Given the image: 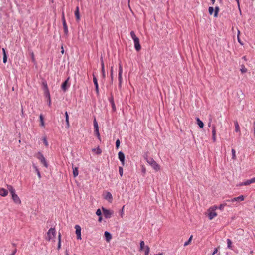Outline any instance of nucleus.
<instances>
[{
    "label": "nucleus",
    "mask_w": 255,
    "mask_h": 255,
    "mask_svg": "<svg viewBox=\"0 0 255 255\" xmlns=\"http://www.w3.org/2000/svg\"><path fill=\"white\" fill-rule=\"evenodd\" d=\"M218 208L217 206H213L210 207L206 212L209 220H211L217 216V213L216 212V209Z\"/></svg>",
    "instance_id": "obj_1"
},
{
    "label": "nucleus",
    "mask_w": 255,
    "mask_h": 255,
    "mask_svg": "<svg viewBox=\"0 0 255 255\" xmlns=\"http://www.w3.org/2000/svg\"><path fill=\"white\" fill-rule=\"evenodd\" d=\"M146 162L155 170L159 171L160 170V166L157 162L152 158H146Z\"/></svg>",
    "instance_id": "obj_2"
},
{
    "label": "nucleus",
    "mask_w": 255,
    "mask_h": 255,
    "mask_svg": "<svg viewBox=\"0 0 255 255\" xmlns=\"http://www.w3.org/2000/svg\"><path fill=\"white\" fill-rule=\"evenodd\" d=\"M35 157L39 160L40 162L45 167H48V164L46 162V160L44 157L43 155L40 152H38L36 155Z\"/></svg>",
    "instance_id": "obj_3"
},
{
    "label": "nucleus",
    "mask_w": 255,
    "mask_h": 255,
    "mask_svg": "<svg viewBox=\"0 0 255 255\" xmlns=\"http://www.w3.org/2000/svg\"><path fill=\"white\" fill-rule=\"evenodd\" d=\"M56 235V231L54 228H51L47 232V240L48 241L54 238Z\"/></svg>",
    "instance_id": "obj_4"
},
{
    "label": "nucleus",
    "mask_w": 255,
    "mask_h": 255,
    "mask_svg": "<svg viewBox=\"0 0 255 255\" xmlns=\"http://www.w3.org/2000/svg\"><path fill=\"white\" fill-rule=\"evenodd\" d=\"M122 72H123V69H122V65L120 64H119L118 79H119V87L120 88L121 87L122 83Z\"/></svg>",
    "instance_id": "obj_5"
},
{
    "label": "nucleus",
    "mask_w": 255,
    "mask_h": 255,
    "mask_svg": "<svg viewBox=\"0 0 255 255\" xmlns=\"http://www.w3.org/2000/svg\"><path fill=\"white\" fill-rule=\"evenodd\" d=\"M7 188L8 190L10 191L12 199L14 202L16 201V195L15 193V189L11 185H7Z\"/></svg>",
    "instance_id": "obj_6"
},
{
    "label": "nucleus",
    "mask_w": 255,
    "mask_h": 255,
    "mask_svg": "<svg viewBox=\"0 0 255 255\" xmlns=\"http://www.w3.org/2000/svg\"><path fill=\"white\" fill-rule=\"evenodd\" d=\"M75 229L76 230L75 233L77 236V239H81V227L78 225H76L75 226Z\"/></svg>",
    "instance_id": "obj_7"
},
{
    "label": "nucleus",
    "mask_w": 255,
    "mask_h": 255,
    "mask_svg": "<svg viewBox=\"0 0 255 255\" xmlns=\"http://www.w3.org/2000/svg\"><path fill=\"white\" fill-rule=\"evenodd\" d=\"M103 214L106 218H110L112 214V212L109 210L106 209L104 208H102Z\"/></svg>",
    "instance_id": "obj_8"
},
{
    "label": "nucleus",
    "mask_w": 255,
    "mask_h": 255,
    "mask_svg": "<svg viewBox=\"0 0 255 255\" xmlns=\"http://www.w3.org/2000/svg\"><path fill=\"white\" fill-rule=\"evenodd\" d=\"M244 199H245L244 196L243 195H241L237 197L233 198L231 199V200H227V202H235V201L240 202V201H244Z\"/></svg>",
    "instance_id": "obj_9"
},
{
    "label": "nucleus",
    "mask_w": 255,
    "mask_h": 255,
    "mask_svg": "<svg viewBox=\"0 0 255 255\" xmlns=\"http://www.w3.org/2000/svg\"><path fill=\"white\" fill-rule=\"evenodd\" d=\"M62 21L64 28V31L65 34L68 33V27L66 25V20L65 19L64 12H62Z\"/></svg>",
    "instance_id": "obj_10"
},
{
    "label": "nucleus",
    "mask_w": 255,
    "mask_h": 255,
    "mask_svg": "<svg viewBox=\"0 0 255 255\" xmlns=\"http://www.w3.org/2000/svg\"><path fill=\"white\" fill-rule=\"evenodd\" d=\"M135 49L137 51H139L141 50V47L140 44L139 39L134 40Z\"/></svg>",
    "instance_id": "obj_11"
},
{
    "label": "nucleus",
    "mask_w": 255,
    "mask_h": 255,
    "mask_svg": "<svg viewBox=\"0 0 255 255\" xmlns=\"http://www.w3.org/2000/svg\"><path fill=\"white\" fill-rule=\"evenodd\" d=\"M93 81L95 87V90H96V93L97 94H99V87H98V81H97V78H96V77L95 76L94 74H93Z\"/></svg>",
    "instance_id": "obj_12"
},
{
    "label": "nucleus",
    "mask_w": 255,
    "mask_h": 255,
    "mask_svg": "<svg viewBox=\"0 0 255 255\" xmlns=\"http://www.w3.org/2000/svg\"><path fill=\"white\" fill-rule=\"evenodd\" d=\"M104 198L105 199L107 200L109 202H110L111 203L112 202L113 197L110 192H106Z\"/></svg>",
    "instance_id": "obj_13"
},
{
    "label": "nucleus",
    "mask_w": 255,
    "mask_h": 255,
    "mask_svg": "<svg viewBox=\"0 0 255 255\" xmlns=\"http://www.w3.org/2000/svg\"><path fill=\"white\" fill-rule=\"evenodd\" d=\"M118 157H119V160L122 162V165L124 166V164H125V163H124V161H125V155H124V154L122 152L120 151L118 153Z\"/></svg>",
    "instance_id": "obj_14"
},
{
    "label": "nucleus",
    "mask_w": 255,
    "mask_h": 255,
    "mask_svg": "<svg viewBox=\"0 0 255 255\" xmlns=\"http://www.w3.org/2000/svg\"><path fill=\"white\" fill-rule=\"evenodd\" d=\"M104 235L106 238V240L107 242H109L112 239L111 234L107 231L105 232Z\"/></svg>",
    "instance_id": "obj_15"
},
{
    "label": "nucleus",
    "mask_w": 255,
    "mask_h": 255,
    "mask_svg": "<svg viewBox=\"0 0 255 255\" xmlns=\"http://www.w3.org/2000/svg\"><path fill=\"white\" fill-rule=\"evenodd\" d=\"M8 194V191L3 188H0V195L2 197L6 196Z\"/></svg>",
    "instance_id": "obj_16"
},
{
    "label": "nucleus",
    "mask_w": 255,
    "mask_h": 255,
    "mask_svg": "<svg viewBox=\"0 0 255 255\" xmlns=\"http://www.w3.org/2000/svg\"><path fill=\"white\" fill-rule=\"evenodd\" d=\"M234 124H235V132H238L240 134H241L240 128V126L239 125L238 122L237 121H235L234 122Z\"/></svg>",
    "instance_id": "obj_17"
},
{
    "label": "nucleus",
    "mask_w": 255,
    "mask_h": 255,
    "mask_svg": "<svg viewBox=\"0 0 255 255\" xmlns=\"http://www.w3.org/2000/svg\"><path fill=\"white\" fill-rule=\"evenodd\" d=\"M75 16L76 17V20L78 21L80 19L79 8L78 6H77L76 8Z\"/></svg>",
    "instance_id": "obj_18"
},
{
    "label": "nucleus",
    "mask_w": 255,
    "mask_h": 255,
    "mask_svg": "<svg viewBox=\"0 0 255 255\" xmlns=\"http://www.w3.org/2000/svg\"><path fill=\"white\" fill-rule=\"evenodd\" d=\"M78 170L77 167H73V174L74 177L78 175Z\"/></svg>",
    "instance_id": "obj_19"
},
{
    "label": "nucleus",
    "mask_w": 255,
    "mask_h": 255,
    "mask_svg": "<svg viewBox=\"0 0 255 255\" xmlns=\"http://www.w3.org/2000/svg\"><path fill=\"white\" fill-rule=\"evenodd\" d=\"M68 79L66 80V81H65L62 84V86H61V88L64 91H65L67 89V83H68Z\"/></svg>",
    "instance_id": "obj_20"
},
{
    "label": "nucleus",
    "mask_w": 255,
    "mask_h": 255,
    "mask_svg": "<svg viewBox=\"0 0 255 255\" xmlns=\"http://www.w3.org/2000/svg\"><path fill=\"white\" fill-rule=\"evenodd\" d=\"M40 122V126L44 127L45 124L44 122V117L42 114L39 116Z\"/></svg>",
    "instance_id": "obj_21"
},
{
    "label": "nucleus",
    "mask_w": 255,
    "mask_h": 255,
    "mask_svg": "<svg viewBox=\"0 0 255 255\" xmlns=\"http://www.w3.org/2000/svg\"><path fill=\"white\" fill-rule=\"evenodd\" d=\"M196 121H197V123L198 124V125L201 128H203V127H204V124L200 120L199 118H197L196 119Z\"/></svg>",
    "instance_id": "obj_22"
},
{
    "label": "nucleus",
    "mask_w": 255,
    "mask_h": 255,
    "mask_svg": "<svg viewBox=\"0 0 255 255\" xmlns=\"http://www.w3.org/2000/svg\"><path fill=\"white\" fill-rule=\"evenodd\" d=\"M130 35L133 40H136L139 38L136 36L135 32L133 31L130 32Z\"/></svg>",
    "instance_id": "obj_23"
},
{
    "label": "nucleus",
    "mask_w": 255,
    "mask_h": 255,
    "mask_svg": "<svg viewBox=\"0 0 255 255\" xmlns=\"http://www.w3.org/2000/svg\"><path fill=\"white\" fill-rule=\"evenodd\" d=\"M251 181L250 180H248L246 181L245 182H242L239 184V186H247L251 184Z\"/></svg>",
    "instance_id": "obj_24"
},
{
    "label": "nucleus",
    "mask_w": 255,
    "mask_h": 255,
    "mask_svg": "<svg viewBox=\"0 0 255 255\" xmlns=\"http://www.w3.org/2000/svg\"><path fill=\"white\" fill-rule=\"evenodd\" d=\"M145 243L143 241H141L140 243V251L145 250Z\"/></svg>",
    "instance_id": "obj_25"
},
{
    "label": "nucleus",
    "mask_w": 255,
    "mask_h": 255,
    "mask_svg": "<svg viewBox=\"0 0 255 255\" xmlns=\"http://www.w3.org/2000/svg\"><path fill=\"white\" fill-rule=\"evenodd\" d=\"M101 66H102V76L103 77V78H105V69H104V62L103 61H102L101 62Z\"/></svg>",
    "instance_id": "obj_26"
},
{
    "label": "nucleus",
    "mask_w": 255,
    "mask_h": 255,
    "mask_svg": "<svg viewBox=\"0 0 255 255\" xmlns=\"http://www.w3.org/2000/svg\"><path fill=\"white\" fill-rule=\"evenodd\" d=\"M232 159L234 160L236 159V151L234 149H232Z\"/></svg>",
    "instance_id": "obj_27"
},
{
    "label": "nucleus",
    "mask_w": 255,
    "mask_h": 255,
    "mask_svg": "<svg viewBox=\"0 0 255 255\" xmlns=\"http://www.w3.org/2000/svg\"><path fill=\"white\" fill-rule=\"evenodd\" d=\"M192 238H193V236H192V235H191V236L190 237V238H189V239H188V240L187 241H186V242H185V243H184V246H188V245H189V244H190V243H191V242L192 240Z\"/></svg>",
    "instance_id": "obj_28"
},
{
    "label": "nucleus",
    "mask_w": 255,
    "mask_h": 255,
    "mask_svg": "<svg viewBox=\"0 0 255 255\" xmlns=\"http://www.w3.org/2000/svg\"><path fill=\"white\" fill-rule=\"evenodd\" d=\"M93 124H94V130L99 129L98 124V123H97L96 119H94V121H93Z\"/></svg>",
    "instance_id": "obj_29"
},
{
    "label": "nucleus",
    "mask_w": 255,
    "mask_h": 255,
    "mask_svg": "<svg viewBox=\"0 0 255 255\" xmlns=\"http://www.w3.org/2000/svg\"><path fill=\"white\" fill-rule=\"evenodd\" d=\"M94 133H95V135L98 137V139L99 140H101V137H100V133L99 132V129L94 130Z\"/></svg>",
    "instance_id": "obj_30"
},
{
    "label": "nucleus",
    "mask_w": 255,
    "mask_h": 255,
    "mask_svg": "<svg viewBox=\"0 0 255 255\" xmlns=\"http://www.w3.org/2000/svg\"><path fill=\"white\" fill-rule=\"evenodd\" d=\"M150 252V248L149 246H146L145 247V250H144V255H148Z\"/></svg>",
    "instance_id": "obj_31"
},
{
    "label": "nucleus",
    "mask_w": 255,
    "mask_h": 255,
    "mask_svg": "<svg viewBox=\"0 0 255 255\" xmlns=\"http://www.w3.org/2000/svg\"><path fill=\"white\" fill-rule=\"evenodd\" d=\"M219 11V7H218V6L216 7L215 8V11H214V17H217L218 16Z\"/></svg>",
    "instance_id": "obj_32"
},
{
    "label": "nucleus",
    "mask_w": 255,
    "mask_h": 255,
    "mask_svg": "<svg viewBox=\"0 0 255 255\" xmlns=\"http://www.w3.org/2000/svg\"><path fill=\"white\" fill-rule=\"evenodd\" d=\"M44 95L48 99L50 98V92L49 90H45L44 91Z\"/></svg>",
    "instance_id": "obj_33"
},
{
    "label": "nucleus",
    "mask_w": 255,
    "mask_h": 255,
    "mask_svg": "<svg viewBox=\"0 0 255 255\" xmlns=\"http://www.w3.org/2000/svg\"><path fill=\"white\" fill-rule=\"evenodd\" d=\"M212 135H216V126L215 125L212 126Z\"/></svg>",
    "instance_id": "obj_34"
},
{
    "label": "nucleus",
    "mask_w": 255,
    "mask_h": 255,
    "mask_svg": "<svg viewBox=\"0 0 255 255\" xmlns=\"http://www.w3.org/2000/svg\"><path fill=\"white\" fill-rule=\"evenodd\" d=\"M33 167L35 169V171L38 176V178L40 179L41 178V175H40V172H39L38 169L37 168V167L36 166H33Z\"/></svg>",
    "instance_id": "obj_35"
},
{
    "label": "nucleus",
    "mask_w": 255,
    "mask_h": 255,
    "mask_svg": "<svg viewBox=\"0 0 255 255\" xmlns=\"http://www.w3.org/2000/svg\"><path fill=\"white\" fill-rule=\"evenodd\" d=\"M240 70L242 73H245L247 72V68L243 65H242Z\"/></svg>",
    "instance_id": "obj_36"
},
{
    "label": "nucleus",
    "mask_w": 255,
    "mask_h": 255,
    "mask_svg": "<svg viewBox=\"0 0 255 255\" xmlns=\"http://www.w3.org/2000/svg\"><path fill=\"white\" fill-rule=\"evenodd\" d=\"M227 246H228V248H229V249H231V244H232V241L230 239H228L227 240Z\"/></svg>",
    "instance_id": "obj_37"
},
{
    "label": "nucleus",
    "mask_w": 255,
    "mask_h": 255,
    "mask_svg": "<svg viewBox=\"0 0 255 255\" xmlns=\"http://www.w3.org/2000/svg\"><path fill=\"white\" fill-rule=\"evenodd\" d=\"M214 9L212 7H209V12L210 15H212L213 14Z\"/></svg>",
    "instance_id": "obj_38"
},
{
    "label": "nucleus",
    "mask_w": 255,
    "mask_h": 255,
    "mask_svg": "<svg viewBox=\"0 0 255 255\" xmlns=\"http://www.w3.org/2000/svg\"><path fill=\"white\" fill-rule=\"evenodd\" d=\"M119 174H120L121 177H122L123 176V169L122 167H119Z\"/></svg>",
    "instance_id": "obj_39"
},
{
    "label": "nucleus",
    "mask_w": 255,
    "mask_h": 255,
    "mask_svg": "<svg viewBox=\"0 0 255 255\" xmlns=\"http://www.w3.org/2000/svg\"><path fill=\"white\" fill-rule=\"evenodd\" d=\"M43 85L44 86V91L45 90H49L47 86V84L46 82H43Z\"/></svg>",
    "instance_id": "obj_40"
},
{
    "label": "nucleus",
    "mask_w": 255,
    "mask_h": 255,
    "mask_svg": "<svg viewBox=\"0 0 255 255\" xmlns=\"http://www.w3.org/2000/svg\"><path fill=\"white\" fill-rule=\"evenodd\" d=\"M43 143H44V144H45V145L46 146H48V141H47V139H46V138L45 137H44L43 138Z\"/></svg>",
    "instance_id": "obj_41"
},
{
    "label": "nucleus",
    "mask_w": 255,
    "mask_h": 255,
    "mask_svg": "<svg viewBox=\"0 0 255 255\" xmlns=\"http://www.w3.org/2000/svg\"><path fill=\"white\" fill-rule=\"evenodd\" d=\"M225 206H226V204H220V206H219L218 208L220 210H223Z\"/></svg>",
    "instance_id": "obj_42"
},
{
    "label": "nucleus",
    "mask_w": 255,
    "mask_h": 255,
    "mask_svg": "<svg viewBox=\"0 0 255 255\" xmlns=\"http://www.w3.org/2000/svg\"><path fill=\"white\" fill-rule=\"evenodd\" d=\"M110 75H111V81L112 82L113 81V67H111V69Z\"/></svg>",
    "instance_id": "obj_43"
},
{
    "label": "nucleus",
    "mask_w": 255,
    "mask_h": 255,
    "mask_svg": "<svg viewBox=\"0 0 255 255\" xmlns=\"http://www.w3.org/2000/svg\"><path fill=\"white\" fill-rule=\"evenodd\" d=\"M96 214L97 215H98L99 216H101L102 213H101V210L100 209H97L96 212Z\"/></svg>",
    "instance_id": "obj_44"
},
{
    "label": "nucleus",
    "mask_w": 255,
    "mask_h": 255,
    "mask_svg": "<svg viewBox=\"0 0 255 255\" xmlns=\"http://www.w3.org/2000/svg\"><path fill=\"white\" fill-rule=\"evenodd\" d=\"M120 143V142L119 139H117L116 141V146L117 148H119Z\"/></svg>",
    "instance_id": "obj_45"
},
{
    "label": "nucleus",
    "mask_w": 255,
    "mask_h": 255,
    "mask_svg": "<svg viewBox=\"0 0 255 255\" xmlns=\"http://www.w3.org/2000/svg\"><path fill=\"white\" fill-rule=\"evenodd\" d=\"M65 121H66V125H67L66 127H67V128H69V127L70 126L69 118H67V119H65Z\"/></svg>",
    "instance_id": "obj_46"
},
{
    "label": "nucleus",
    "mask_w": 255,
    "mask_h": 255,
    "mask_svg": "<svg viewBox=\"0 0 255 255\" xmlns=\"http://www.w3.org/2000/svg\"><path fill=\"white\" fill-rule=\"evenodd\" d=\"M7 61V56L4 55L3 57V63H5Z\"/></svg>",
    "instance_id": "obj_47"
},
{
    "label": "nucleus",
    "mask_w": 255,
    "mask_h": 255,
    "mask_svg": "<svg viewBox=\"0 0 255 255\" xmlns=\"http://www.w3.org/2000/svg\"><path fill=\"white\" fill-rule=\"evenodd\" d=\"M250 180L251 184L255 183V177L250 179Z\"/></svg>",
    "instance_id": "obj_48"
},
{
    "label": "nucleus",
    "mask_w": 255,
    "mask_h": 255,
    "mask_svg": "<svg viewBox=\"0 0 255 255\" xmlns=\"http://www.w3.org/2000/svg\"><path fill=\"white\" fill-rule=\"evenodd\" d=\"M47 101H48L49 106H51V98H49V99H48Z\"/></svg>",
    "instance_id": "obj_49"
},
{
    "label": "nucleus",
    "mask_w": 255,
    "mask_h": 255,
    "mask_svg": "<svg viewBox=\"0 0 255 255\" xmlns=\"http://www.w3.org/2000/svg\"><path fill=\"white\" fill-rule=\"evenodd\" d=\"M218 248H215L213 253H212V255H214L215 254H216L218 252Z\"/></svg>",
    "instance_id": "obj_50"
},
{
    "label": "nucleus",
    "mask_w": 255,
    "mask_h": 255,
    "mask_svg": "<svg viewBox=\"0 0 255 255\" xmlns=\"http://www.w3.org/2000/svg\"><path fill=\"white\" fill-rule=\"evenodd\" d=\"M96 153L97 154H100L101 153V150L100 149V148H98L97 149V152H96Z\"/></svg>",
    "instance_id": "obj_51"
},
{
    "label": "nucleus",
    "mask_w": 255,
    "mask_h": 255,
    "mask_svg": "<svg viewBox=\"0 0 255 255\" xmlns=\"http://www.w3.org/2000/svg\"><path fill=\"white\" fill-rule=\"evenodd\" d=\"M61 248V242L58 241L57 249L59 250Z\"/></svg>",
    "instance_id": "obj_52"
},
{
    "label": "nucleus",
    "mask_w": 255,
    "mask_h": 255,
    "mask_svg": "<svg viewBox=\"0 0 255 255\" xmlns=\"http://www.w3.org/2000/svg\"><path fill=\"white\" fill-rule=\"evenodd\" d=\"M212 139L214 142H215L216 140V135H212Z\"/></svg>",
    "instance_id": "obj_53"
},
{
    "label": "nucleus",
    "mask_w": 255,
    "mask_h": 255,
    "mask_svg": "<svg viewBox=\"0 0 255 255\" xmlns=\"http://www.w3.org/2000/svg\"><path fill=\"white\" fill-rule=\"evenodd\" d=\"M111 105H112V107L113 109L114 110H115L116 108H115V105L114 102L112 103V104H111Z\"/></svg>",
    "instance_id": "obj_54"
},
{
    "label": "nucleus",
    "mask_w": 255,
    "mask_h": 255,
    "mask_svg": "<svg viewBox=\"0 0 255 255\" xmlns=\"http://www.w3.org/2000/svg\"><path fill=\"white\" fill-rule=\"evenodd\" d=\"M61 234L59 233V235H58V241H59V242H61Z\"/></svg>",
    "instance_id": "obj_55"
},
{
    "label": "nucleus",
    "mask_w": 255,
    "mask_h": 255,
    "mask_svg": "<svg viewBox=\"0 0 255 255\" xmlns=\"http://www.w3.org/2000/svg\"><path fill=\"white\" fill-rule=\"evenodd\" d=\"M65 119H67V118H69V116H68L67 112H66L65 113Z\"/></svg>",
    "instance_id": "obj_56"
},
{
    "label": "nucleus",
    "mask_w": 255,
    "mask_h": 255,
    "mask_svg": "<svg viewBox=\"0 0 255 255\" xmlns=\"http://www.w3.org/2000/svg\"><path fill=\"white\" fill-rule=\"evenodd\" d=\"M110 102L111 103V104H112V103H114V100H113V98L112 97H111L110 99Z\"/></svg>",
    "instance_id": "obj_57"
},
{
    "label": "nucleus",
    "mask_w": 255,
    "mask_h": 255,
    "mask_svg": "<svg viewBox=\"0 0 255 255\" xmlns=\"http://www.w3.org/2000/svg\"><path fill=\"white\" fill-rule=\"evenodd\" d=\"M2 52H3V56L6 55L5 50L4 48H2Z\"/></svg>",
    "instance_id": "obj_58"
},
{
    "label": "nucleus",
    "mask_w": 255,
    "mask_h": 255,
    "mask_svg": "<svg viewBox=\"0 0 255 255\" xmlns=\"http://www.w3.org/2000/svg\"><path fill=\"white\" fill-rule=\"evenodd\" d=\"M237 39H238V42H239L240 44H241L242 45L243 44H242V43H241V40H240V38H239V35H237Z\"/></svg>",
    "instance_id": "obj_59"
},
{
    "label": "nucleus",
    "mask_w": 255,
    "mask_h": 255,
    "mask_svg": "<svg viewBox=\"0 0 255 255\" xmlns=\"http://www.w3.org/2000/svg\"><path fill=\"white\" fill-rule=\"evenodd\" d=\"M124 208V206L122 208V212H121V216L122 217H123V215L124 214V212H123Z\"/></svg>",
    "instance_id": "obj_60"
},
{
    "label": "nucleus",
    "mask_w": 255,
    "mask_h": 255,
    "mask_svg": "<svg viewBox=\"0 0 255 255\" xmlns=\"http://www.w3.org/2000/svg\"><path fill=\"white\" fill-rule=\"evenodd\" d=\"M16 253V249H14L13 251V252L11 254L9 255H14L15 253Z\"/></svg>",
    "instance_id": "obj_61"
},
{
    "label": "nucleus",
    "mask_w": 255,
    "mask_h": 255,
    "mask_svg": "<svg viewBox=\"0 0 255 255\" xmlns=\"http://www.w3.org/2000/svg\"><path fill=\"white\" fill-rule=\"evenodd\" d=\"M102 216H100L99 217V219H98V221L101 222V221H102Z\"/></svg>",
    "instance_id": "obj_62"
},
{
    "label": "nucleus",
    "mask_w": 255,
    "mask_h": 255,
    "mask_svg": "<svg viewBox=\"0 0 255 255\" xmlns=\"http://www.w3.org/2000/svg\"><path fill=\"white\" fill-rule=\"evenodd\" d=\"M16 201H17V203L18 202L19 203L21 202V201H20V199L19 198H18L17 197Z\"/></svg>",
    "instance_id": "obj_63"
},
{
    "label": "nucleus",
    "mask_w": 255,
    "mask_h": 255,
    "mask_svg": "<svg viewBox=\"0 0 255 255\" xmlns=\"http://www.w3.org/2000/svg\"><path fill=\"white\" fill-rule=\"evenodd\" d=\"M211 121H212V119H210V121L208 123V127H210L211 126Z\"/></svg>",
    "instance_id": "obj_64"
}]
</instances>
